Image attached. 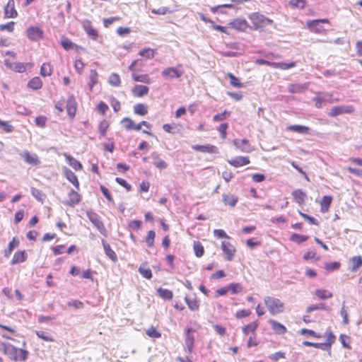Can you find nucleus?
<instances>
[{"mask_svg":"<svg viewBox=\"0 0 362 362\" xmlns=\"http://www.w3.org/2000/svg\"><path fill=\"white\" fill-rule=\"evenodd\" d=\"M222 201L225 205L230 206H235L238 201V197L233 194H223L222 196Z\"/></svg>","mask_w":362,"mask_h":362,"instance_id":"a878e982","label":"nucleus"},{"mask_svg":"<svg viewBox=\"0 0 362 362\" xmlns=\"http://www.w3.org/2000/svg\"><path fill=\"white\" fill-rule=\"evenodd\" d=\"M192 149L196 151H199L202 153H209L216 154L218 153V148L214 145L206 144V145H193L192 146Z\"/></svg>","mask_w":362,"mask_h":362,"instance_id":"9d476101","label":"nucleus"},{"mask_svg":"<svg viewBox=\"0 0 362 362\" xmlns=\"http://www.w3.org/2000/svg\"><path fill=\"white\" fill-rule=\"evenodd\" d=\"M194 332V330L192 328H187L185 332V345L187 349L189 354H191L193 351L194 343V337L192 333Z\"/></svg>","mask_w":362,"mask_h":362,"instance_id":"4468645a","label":"nucleus"},{"mask_svg":"<svg viewBox=\"0 0 362 362\" xmlns=\"http://www.w3.org/2000/svg\"><path fill=\"white\" fill-rule=\"evenodd\" d=\"M330 310V308L327 306L324 303H320L315 305H310L307 308L306 311L307 313H311L315 310Z\"/></svg>","mask_w":362,"mask_h":362,"instance_id":"37998d69","label":"nucleus"},{"mask_svg":"<svg viewBox=\"0 0 362 362\" xmlns=\"http://www.w3.org/2000/svg\"><path fill=\"white\" fill-rule=\"evenodd\" d=\"M228 162L234 167H240L250 163V159L246 156H237L231 160H228Z\"/></svg>","mask_w":362,"mask_h":362,"instance_id":"f3484780","label":"nucleus"},{"mask_svg":"<svg viewBox=\"0 0 362 362\" xmlns=\"http://www.w3.org/2000/svg\"><path fill=\"white\" fill-rule=\"evenodd\" d=\"M146 334L152 338H160L161 337V334L156 330L154 327H151L146 331Z\"/></svg>","mask_w":362,"mask_h":362,"instance_id":"0e129e2a","label":"nucleus"},{"mask_svg":"<svg viewBox=\"0 0 362 362\" xmlns=\"http://www.w3.org/2000/svg\"><path fill=\"white\" fill-rule=\"evenodd\" d=\"M298 214L305 220H307L310 224L317 226L319 224L318 221L314 217L310 216L306 214H304L301 212L300 211H298Z\"/></svg>","mask_w":362,"mask_h":362,"instance_id":"338daca9","label":"nucleus"},{"mask_svg":"<svg viewBox=\"0 0 362 362\" xmlns=\"http://www.w3.org/2000/svg\"><path fill=\"white\" fill-rule=\"evenodd\" d=\"M156 238V233L154 230H149L146 237L145 241L148 247H152L154 245V240Z\"/></svg>","mask_w":362,"mask_h":362,"instance_id":"864d4df0","label":"nucleus"},{"mask_svg":"<svg viewBox=\"0 0 362 362\" xmlns=\"http://www.w3.org/2000/svg\"><path fill=\"white\" fill-rule=\"evenodd\" d=\"M340 266L341 264L339 262H327L325 264V269L328 272H332L339 269Z\"/></svg>","mask_w":362,"mask_h":362,"instance_id":"bf43d9fd","label":"nucleus"},{"mask_svg":"<svg viewBox=\"0 0 362 362\" xmlns=\"http://www.w3.org/2000/svg\"><path fill=\"white\" fill-rule=\"evenodd\" d=\"M227 76L230 78V84L235 88L243 87V83H240V79L235 76L232 73H228Z\"/></svg>","mask_w":362,"mask_h":362,"instance_id":"49530a36","label":"nucleus"},{"mask_svg":"<svg viewBox=\"0 0 362 362\" xmlns=\"http://www.w3.org/2000/svg\"><path fill=\"white\" fill-rule=\"evenodd\" d=\"M315 294L321 300L328 299L333 296L332 293L325 289H317Z\"/></svg>","mask_w":362,"mask_h":362,"instance_id":"4c0bfd02","label":"nucleus"},{"mask_svg":"<svg viewBox=\"0 0 362 362\" xmlns=\"http://www.w3.org/2000/svg\"><path fill=\"white\" fill-rule=\"evenodd\" d=\"M148 91V87L143 85L135 86L132 89L133 94L137 97H142L145 95H147Z\"/></svg>","mask_w":362,"mask_h":362,"instance_id":"bb28decb","label":"nucleus"},{"mask_svg":"<svg viewBox=\"0 0 362 362\" xmlns=\"http://www.w3.org/2000/svg\"><path fill=\"white\" fill-rule=\"evenodd\" d=\"M184 73L182 69V66L181 64H178L175 67H168L163 69L161 72V75L166 78H180Z\"/></svg>","mask_w":362,"mask_h":362,"instance_id":"39448f33","label":"nucleus"},{"mask_svg":"<svg viewBox=\"0 0 362 362\" xmlns=\"http://www.w3.org/2000/svg\"><path fill=\"white\" fill-rule=\"evenodd\" d=\"M98 74L97 71L94 69L90 70L88 82V86L90 90H92L94 85H95L98 83Z\"/></svg>","mask_w":362,"mask_h":362,"instance_id":"79ce46f5","label":"nucleus"},{"mask_svg":"<svg viewBox=\"0 0 362 362\" xmlns=\"http://www.w3.org/2000/svg\"><path fill=\"white\" fill-rule=\"evenodd\" d=\"M132 78L135 81L142 82V83H148V84L151 83V78L148 74L139 75V74H133Z\"/></svg>","mask_w":362,"mask_h":362,"instance_id":"09e8293b","label":"nucleus"},{"mask_svg":"<svg viewBox=\"0 0 362 362\" xmlns=\"http://www.w3.org/2000/svg\"><path fill=\"white\" fill-rule=\"evenodd\" d=\"M185 300L188 306V308L192 311H196L199 310V302L196 297H190L185 296Z\"/></svg>","mask_w":362,"mask_h":362,"instance_id":"393cba45","label":"nucleus"},{"mask_svg":"<svg viewBox=\"0 0 362 362\" xmlns=\"http://www.w3.org/2000/svg\"><path fill=\"white\" fill-rule=\"evenodd\" d=\"M158 295L164 300H170L173 298V294L170 290L159 288L157 289Z\"/></svg>","mask_w":362,"mask_h":362,"instance_id":"e433bc0d","label":"nucleus"},{"mask_svg":"<svg viewBox=\"0 0 362 362\" xmlns=\"http://www.w3.org/2000/svg\"><path fill=\"white\" fill-rule=\"evenodd\" d=\"M122 124H124V127L127 130H132L134 127V121L129 117H124L121 121Z\"/></svg>","mask_w":362,"mask_h":362,"instance_id":"680f3d73","label":"nucleus"},{"mask_svg":"<svg viewBox=\"0 0 362 362\" xmlns=\"http://www.w3.org/2000/svg\"><path fill=\"white\" fill-rule=\"evenodd\" d=\"M35 334L39 338L46 341H54L53 337H52L47 332H45L44 331H41V330L35 331Z\"/></svg>","mask_w":362,"mask_h":362,"instance_id":"052dcab7","label":"nucleus"},{"mask_svg":"<svg viewBox=\"0 0 362 362\" xmlns=\"http://www.w3.org/2000/svg\"><path fill=\"white\" fill-rule=\"evenodd\" d=\"M18 245L19 240L16 238H13L12 241L9 243L8 248L4 251V256L8 257L14 248L18 247Z\"/></svg>","mask_w":362,"mask_h":362,"instance_id":"58836bf2","label":"nucleus"},{"mask_svg":"<svg viewBox=\"0 0 362 362\" xmlns=\"http://www.w3.org/2000/svg\"><path fill=\"white\" fill-rule=\"evenodd\" d=\"M83 28L90 37L95 40L97 39L98 36V31L93 28L90 21H84L83 22Z\"/></svg>","mask_w":362,"mask_h":362,"instance_id":"dca6fc26","label":"nucleus"},{"mask_svg":"<svg viewBox=\"0 0 362 362\" xmlns=\"http://www.w3.org/2000/svg\"><path fill=\"white\" fill-rule=\"evenodd\" d=\"M87 217L98 231L103 235H107V230L101 220L100 216L93 211H88L86 212Z\"/></svg>","mask_w":362,"mask_h":362,"instance_id":"20e7f679","label":"nucleus"},{"mask_svg":"<svg viewBox=\"0 0 362 362\" xmlns=\"http://www.w3.org/2000/svg\"><path fill=\"white\" fill-rule=\"evenodd\" d=\"M303 259L305 260L311 259H313L315 261L320 260V257L316 256V252L313 250L306 252L303 255Z\"/></svg>","mask_w":362,"mask_h":362,"instance_id":"774afa93","label":"nucleus"},{"mask_svg":"<svg viewBox=\"0 0 362 362\" xmlns=\"http://www.w3.org/2000/svg\"><path fill=\"white\" fill-rule=\"evenodd\" d=\"M32 195L38 201L42 202L45 197L42 192L35 187H31Z\"/></svg>","mask_w":362,"mask_h":362,"instance_id":"13d9d810","label":"nucleus"},{"mask_svg":"<svg viewBox=\"0 0 362 362\" xmlns=\"http://www.w3.org/2000/svg\"><path fill=\"white\" fill-rule=\"evenodd\" d=\"M134 112L136 115L144 116L148 113L147 106L144 103H138L134 107Z\"/></svg>","mask_w":362,"mask_h":362,"instance_id":"f704fd0d","label":"nucleus"},{"mask_svg":"<svg viewBox=\"0 0 362 362\" xmlns=\"http://www.w3.org/2000/svg\"><path fill=\"white\" fill-rule=\"evenodd\" d=\"M4 353L9 358L15 361H25L28 356V351L23 349H17L11 344L1 343Z\"/></svg>","mask_w":362,"mask_h":362,"instance_id":"f257e3e1","label":"nucleus"},{"mask_svg":"<svg viewBox=\"0 0 362 362\" xmlns=\"http://www.w3.org/2000/svg\"><path fill=\"white\" fill-rule=\"evenodd\" d=\"M228 291H230L233 294H237L243 291V286L240 283H231L228 285Z\"/></svg>","mask_w":362,"mask_h":362,"instance_id":"603ef678","label":"nucleus"},{"mask_svg":"<svg viewBox=\"0 0 362 362\" xmlns=\"http://www.w3.org/2000/svg\"><path fill=\"white\" fill-rule=\"evenodd\" d=\"M305 90V86L302 84L292 83L288 87V90L291 93H302Z\"/></svg>","mask_w":362,"mask_h":362,"instance_id":"a19ab883","label":"nucleus"},{"mask_svg":"<svg viewBox=\"0 0 362 362\" xmlns=\"http://www.w3.org/2000/svg\"><path fill=\"white\" fill-rule=\"evenodd\" d=\"M332 201V197L331 196L325 195L322 197L321 202H320V206H321V211L325 213L327 212L329 210V208L331 205Z\"/></svg>","mask_w":362,"mask_h":362,"instance_id":"473e14b6","label":"nucleus"},{"mask_svg":"<svg viewBox=\"0 0 362 362\" xmlns=\"http://www.w3.org/2000/svg\"><path fill=\"white\" fill-rule=\"evenodd\" d=\"M110 126V123L108 121L103 119L101 121L98 125V130L100 134V136L104 137L106 136L107 130Z\"/></svg>","mask_w":362,"mask_h":362,"instance_id":"8fccbe9b","label":"nucleus"},{"mask_svg":"<svg viewBox=\"0 0 362 362\" xmlns=\"http://www.w3.org/2000/svg\"><path fill=\"white\" fill-rule=\"evenodd\" d=\"M75 102H74V97L73 96H71L68 100H67V104H66V110H67V113L68 115L71 117L73 118L75 115H76V106L74 105Z\"/></svg>","mask_w":362,"mask_h":362,"instance_id":"7c9ffc66","label":"nucleus"},{"mask_svg":"<svg viewBox=\"0 0 362 362\" xmlns=\"http://www.w3.org/2000/svg\"><path fill=\"white\" fill-rule=\"evenodd\" d=\"M268 322L276 334H282L287 332V329L284 325L274 320L271 319Z\"/></svg>","mask_w":362,"mask_h":362,"instance_id":"5701e85b","label":"nucleus"},{"mask_svg":"<svg viewBox=\"0 0 362 362\" xmlns=\"http://www.w3.org/2000/svg\"><path fill=\"white\" fill-rule=\"evenodd\" d=\"M108 82L113 86H119L121 83L120 77L117 74H112L108 79Z\"/></svg>","mask_w":362,"mask_h":362,"instance_id":"4d7b16f0","label":"nucleus"},{"mask_svg":"<svg viewBox=\"0 0 362 362\" xmlns=\"http://www.w3.org/2000/svg\"><path fill=\"white\" fill-rule=\"evenodd\" d=\"M42 35V30L38 27L30 26L27 29V36L33 41H37L41 39Z\"/></svg>","mask_w":362,"mask_h":362,"instance_id":"1a4fd4ad","label":"nucleus"},{"mask_svg":"<svg viewBox=\"0 0 362 362\" xmlns=\"http://www.w3.org/2000/svg\"><path fill=\"white\" fill-rule=\"evenodd\" d=\"M152 158L153 160L154 165L159 169H165L168 167V164L162 160L156 153H152Z\"/></svg>","mask_w":362,"mask_h":362,"instance_id":"2f4dec72","label":"nucleus"},{"mask_svg":"<svg viewBox=\"0 0 362 362\" xmlns=\"http://www.w3.org/2000/svg\"><path fill=\"white\" fill-rule=\"evenodd\" d=\"M21 155V157L24 159V160L28 164L37 165L40 163L36 154H31L28 151H23Z\"/></svg>","mask_w":362,"mask_h":362,"instance_id":"2eb2a0df","label":"nucleus"},{"mask_svg":"<svg viewBox=\"0 0 362 362\" xmlns=\"http://www.w3.org/2000/svg\"><path fill=\"white\" fill-rule=\"evenodd\" d=\"M194 254L197 257H201L204 255V248L199 241H194L193 245Z\"/></svg>","mask_w":362,"mask_h":362,"instance_id":"c03bdc74","label":"nucleus"},{"mask_svg":"<svg viewBox=\"0 0 362 362\" xmlns=\"http://www.w3.org/2000/svg\"><path fill=\"white\" fill-rule=\"evenodd\" d=\"M17 16L18 13L15 8V1L14 0H9L4 7V18H15Z\"/></svg>","mask_w":362,"mask_h":362,"instance_id":"ddd939ff","label":"nucleus"},{"mask_svg":"<svg viewBox=\"0 0 362 362\" xmlns=\"http://www.w3.org/2000/svg\"><path fill=\"white\" fill-rule=\"evenodd\" d=\"M287 129L299 134H305L308 133L310 128L303 125L294 124L287 127Z\"/></svg>","mask_w":362,"mask_h":362,"instance_id":"cd10ccee","label":"nucleus"},{"mask_svg":"<svg viewBox=\"0 0 362 362\" xmlns=\"http://www.w3.org/2000/svg\"><path fill=\"white\" fill-rule=\"evenodd\" d=\"M61 45L65 50H69L71 49H75L76 50L83 49L82 47L74 43L66 37H62Z\"/></svg>","mask_w":362,"mask_h":362,"instance_id":"aec40b11","label":"nucleus"},{"mask_svg":"<svg viewBox=\"0 0 362 362\" xmlns=\"http://www.w3.org/2000/svg\"><path fill=\"white\" fill-rule=\"evenodd\" d=\"M156 50L151 48H145L139 51V54L146 59H153L155 56Z\"/></svg>","mask_w":362,"mask_h":362,"instance_id":"de8ad7c7","label":"nucleus"},{"mask_svg":"<svg viewBox=\"0 0 362 362\" xmlns=\"http://www.w3.org/2000/svg\"><path fill=\"white\" fill-rule=\"evenodd\" d=\"M259 326V322L257 320L254 321L246 326L243 327V332L245 335H247L250 332H252L253 335L255 334V331Z\"/></svg>","mask_w":362,"mask_h":362,"instance_id":"c756f323","label":"nucleus"},{"mask_svg":"<svg viewBox=\"0 0 362 362\" xmlns=\"http://www.w3.org/2000/svg\"><path fill=\"white\" fill-rule=\"evenodd\" d=\"M306 25L311 31L316 33H322L325 30L324 28L320 25V21H308Z\"/></svg>","mask_w":362,"mask_h":362,"instance_id":"a211bd4d","label":"nucleus"},{"mask_svg":"<svg viewBox=\"0 0 362 362\" xmlns=\"http://www.w3.org/2000/svg\"><path fill=\"white\" fill-rule=\"evenodd\" d=\"M249 18L252 21L254 30L262 28L272 23V21L265 17L259 13H252L250 15Z\"/></svg>","mask_w":362,"mask_h":362,"instance_id":"7ed1b4c3","label":"nucleus"},{"mask_svg":"<svg viewBox=\"0 0 362 362\" xmlns=\"http://www.w3.org/2000/svg\"><path fill=\"white\" fill-rule=\"evenodd\" d=\"M52 69L51 65L48 63H44L40 68V74L42 76H48L52 74Z\"/></svg>","mask_w":362,"mask_h":362,"instance_id":"5fc2aeb1","label":"nucleus"},{"mask_svg":"<svg viewBox=\"0 0 362 362\" xmlns=\"http://www.w3.org/2000/svg\"><path fill=\"white\" fill-rule=\"evenodd\" d=\"M27 258L28 254L25 250L18 251L14 254L13 259H11V264L12 265H14L24 262L26 261Z\"/></svg>","mask_w":362,"mask_h":362,"instance_id":"6ab92c4d","label":"nucleus"},{"mask_svg":"<svg viewBox=\"0 0 362 362\" xmlns=\"http://www.w3.org/2000/svg\"><path fill=\"white\" fill-rule=\"evenodd\" d=\"M306 1L305 0H291L290 5L292 7L298 8L300 9H303L305 7Z\"/></svg>","mask_w":362,"mask_h":362,"instance_id":"69168bd1","label":"nucleus"},{"mask_svg":"<svg viewBox=\"0 0 362 362\" xmlns=\"http://www.w3.org/2000/svg\"><path fill=\"white\" fill-rule=\"evenodd\" d=\"M264 300L271 315H274L284 311V304L279 298L267 296Z\"/></svg>","mask_w":362,"mask_h":362,"instance_id":"f03ea898","label":"nucleus"},{"mask_svg":"<svg viewBox=\"0 0 362 362\" xmlns=\"http://www.w3.org/2000/svg\"><path fill=\"white\" fill-rule=\"evenodd\" d=\"M64 175H65L66 179L71 183H72L76 187V189H79V182H78V178H77L76 175H75V173L74 172H72L70 169L65 168L64 169Z\"/></svg>","mask_w":362,"mask_h":362,"instance_id":"b1692460","label":"nucleus"},{"mask_svg":"<svg viewBox=\"0 0 362 362\" xmlns=\"http://www.w3.org/2000/svg\"><path fill=\"white\" fill-rule=\"evenodd\" d=\"M138 272L144 278L151 279L152 278V272L150 269H144L141 266L139 268Z\"/></svg>","mask_w":362,"mask_h":362,"instance_id":"e2e57ef3","label":"nucleus"},{"mask_svg":"<svg viewBox=\"0 0 362 362\" xmlns=\"http://www.w3.org/2000/svg\"><path fill=\"white\" fill-rule=\"evenodd\" d=\"M350 261L352 263V267L350 270L352 272H356L358 270V269L362 266V257L361 256H355L353 257Z\"/></svg>","mask_w":362,"mask_h":362,"instance_id":"72a5a7b5","label":"nucleus"},{"mask_svg":"<svg viewBox=\"0 0 362 362\" xmlns=\"http://www.w3.org/2000/svg\"><path fill=\"white\" fill-rule=\"evenodd\" d=\"M102 244L107 257H108L112 262H116L118 259L117 256L115 251L112 250L110 244H108L104 239L102 240Z\"/></svg>","mask_w":362,"mask_h":362,"instance_id":"4be33fe9","label":"nucleus"},{"mask_svg":"<svg viewBox=\"0 0 362 362\" xmlns=\"http://www.w3.org/2000/svg\"><path fill=\"white\" fill-rule=\"evenodd\" d=\"M81 195L74 189H71L69 193V199L64 202V204L74 207L81 202Z\"/></svg>","mask_w":362,"mask_h":362,"instance_id":"f8f14e48","label":"nucleus"},{"mask_svg":"<svg viewBox=\"0 0 362 362\" xmlns=\"http://www.w3.org/2000/svg\"><path fill=\"white\" fill-rule=\"evenodd\" d=\"M274 67L281 69L282 70L288 69L291 68H293L296 66V62H290V63H285V62H276V64H273Z\"/></svg>","mask_w":362,"mask_h":362,"instance_id":"6e6d98bb","label":"nucleus"},{"mask_svg":"<svg viewBox=\"0 0 362 362\" xmlns=\"http://www.w3.org/2000/svg\"><path fill=\"white\" fill-rule=\"evenodd\" d=\"M4 64L8 69L18 73H23L25 71L27 66H32V64L29 63L9 62V59H6L4 60Z\"/></svg>","mask_w":362,"mask_h":362,"instance_id":"423d86ee","label":"nucleus"},{"mask_svg":"<svg viewBox=\"0 0 362 362\" xmlns=\"http://www.w3.org/2000/svg\"><path fill=\"white\" fill-rule=\"evenodd\" d=\"M292 196L296 203L298 204H303L305 202L306 194L301 189H296L293 191Z\"/></svg>","mask_w":362,"mask_h":362,"instance_id":"c85d7f7f","label":"nucleus"},{"mask_svg":"<svg viewBox=\"0 0 362 362\" xmlns=\"http://www.w3.org/2000/svg\"><path fill=\"white\" fill-rule=\"evenodd\" d=\"M221 249L226 255V259L232 261L235 252V247L229 242L223 241L221 243Z\"/></svg>","mask_w":362,"mask_h":362,"instance_id":"0eeeda50","label":"nucleus"},{"mask_svg":"<svg viewBox=\"0 0 362 362\" xmlns=\"http://www.w3.org/2000/svg\"><path fill=\"white\" fill-rule=\"evenodd\" d=\"M303 344L306 346H313L315 348L320 349L323 351L329 350V344L315 343V342L305 341L303 342Z\"/></svg>","mask_w":362,"mask_h":362,"instance_id":"ea45409f","label":"nucleus"},{"mask_svg":"<svg viewBox=\"0 0 362 362\" xmlns=\"http://www.w3.org/2000/svg\"><path fill=\"white\" fill-rule=\"evenodd\" d=\"M42 82L40 77H34L28 83V86L33 90H38L42 88Z\"/></svg>","mask_w":362,"mask_h":362,"instance_id":"c9c22d12","label":"nucleus"},{"mask_svg":"<svg viewBox=\"0 0 362 362\" xmlns=\"http://www.w3.org/2000/svg\"><path fill=\"white\" fill-rule=\"evenodd\" d=\"M308 238L309 237L308 235L293 233L291 235L290 240L293 242L300 244L306 241Z\"/></svg>","mask_w":362,"mask_h":362,"instance_id":"3c124183","label":"nucleus"},{"mask_svg":"<svg viewBox=\"0 0 362 362\" xmlns=\"http://www.w3.org/2000/svg\"><path fill=\"white\" fill-rule=\"evenodd\" d=\"M233 144L237 148L240 149L243 152L250 153L252 151V148L249 141L246 139H235L233 141Z\"/></svg>","mask_w":362,"mask_h":362,"instance_id":"9b49d317","label":"nucleus"},{"mask_svg":"<svg viewBox=\"0 0 362 362\" xmlns=\"http://www.w3.org/2000/svg\"><path fill=\"white\" fill-rule=\"evenodd\" d=\"M66 158L69 165H71L76 170H79L82 168L81 163L74 157L71 156H66Z\"/></svg>","mask_w":362,"mask_h":362,"instance_id":"a18cd8bd","label":"nucleus"},{"mask_svg":"<svg viewBox=\"0 0 362 362\" xmlns=\"http://www.w3.org/2000/svg\"><path fill=\"white\" fill-rule=\"evenodd\" d=\"M230 26L235 30L243 31L248 26L245 19L236 18L229 23Z\"/></svg>","mask_w":362,"mask_h":362,"instance_id":"412c9836","label":"nucleus"},{"mask_svg":"<svg viewBox=\"0 0 362 362\" xmlns=\"http://www.w3.org/2000/svg\"><path fill=\"white\" fill-rule=\"evenodd\" d=\"M353 110L354 108L352 106H334L330 110L329 115L334 117L344 113H351Z\"/></svg>","mask_w":362,"mask_h":362,"instance_id":"6e6552de","label":"nucleus"}]
</instances>
